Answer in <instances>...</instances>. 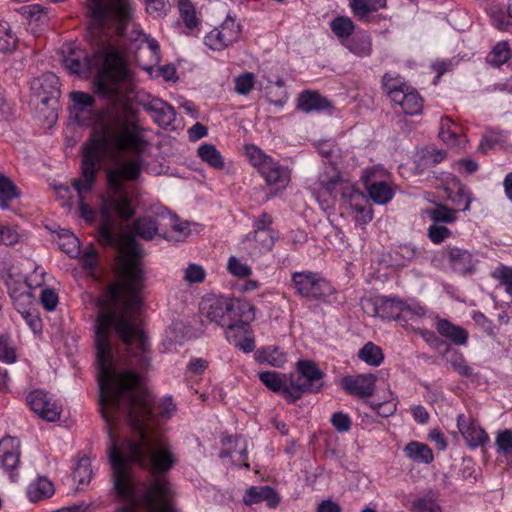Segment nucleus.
Here are the masks:
<instances>
[{
	"instance_id": "39",
	"label": "nucleus",
	"mask_w": 512,
	"mask_h": 512,
	"mask_svg": "<svg viewBox=\"0 0 512 512\" xmlns=\"http://www.w3.org/2000/svg\"><path fill=\"white\" fill-rule=\"evenodd\" d=\"M510 55L509 43L507 41H500L488 53L486 61L493 67H500L509 60Z\"/></svg>"
},
{
	"instance_id": "12",
	"label": "nucleus",
	"mask_w": 512,
	"mask_h": 512,
	"mask_svg": "<svg viewBox=\"0 0 512 512\" xmlns=\"http://www.w3.org/2000/svg\"><path fill=\"white\" fill-rule=\"evenodd\" d=\"M386 175L385 169L373 167L366 169L362 176L369 198L379 205L387 204L394 196L392 186L383 179Z\"/></svg>"
},
{
	"instance_id": "1",
	"label": "nucleus",
	"mask_w": 512,
	"mask_h": 512,
	"mask_svg": "<svg viewBox=\"0 0 512 512\" xmlns=\"http://www.w3.org/2000/svg\"><path fill=\"white\" fill-rule=\"evenodd\" d=\"M139 284V279L126 284L132 291L126 314H117L111 304H106L100 312L95 342L99 404L109 429L108 455L114 487L126 502V512H135L139 504L129 462L149 469L154 475L143 494L148 512H170V483L157 474L169 472L178 463L177 454L165 435L148 433L151 397L137 373L117 371L113 349V334H116L126 348L128 364L139 370L148 369L150 344L132 320L140 303L136 294ZM113 299L114 292H109L104 303L113 304Z\"/></svg>"
},
{
	"instance_id": "48",
	"label": "nucleus",
	"mask_w": 512,
	"mask_h": 512,
	"mask_svg": "<svg viewBox=\"0 0 512 512\" xmlns=\"http://www.w3.org/2000/svg\"><path fill=\"white\" fill-rule=\"evenodd\" d=\"M286 378V375H281L274 371H267L259 374L261 382L270 390L278 393H281Z\"/></svg>"
},
{
	"instance_id": "17",
	"label": "nucleus",
	"mask_w": 512,
	"mask_h": 512,
	"mask_svg": "<svg viewBox=\"0 0 512 512\" xmlns=\"http://www.w3.org/2000/svg\"><path fill=\"white\" fill-rule=\"evenodd\" d=\"M296 369L298 380L304 385L307 392L317 393L323 386V372L311 360H300L297 362Z\"/></svg>"
},
{
	"instance_id": "20",
	"label": "nucleus",
	"mask_w": 512,
	"mask_h": 512,
	"mask_svg": "<svg viewBox=\"0 0 512 512\" xmlns=\"http://www.w3.org/2000/svg\"><path fill=\"white\" fill-rule=\"evenodd\" d=\"M376 377L373 374L346 376L341 380L342 388L352 395L368 397L375 388Z\"/></svg>"
},
{
	"instance_id": "8",
	"label": "nucleus",
	"mask_w": 512,
	"mask_h": 512,
	"mask_svg": "<svg viewBox=\"0 0 512 512\" xmlns=\"http://www.w3.org/2000/svg\"><path fill=\"white\" fill-rule=\"evenodd\" d=\"M9 296L15 309L22 315L26 324L34 333L42 330V321L34 309V296L32 292L24 290V285L8 274L4 279Z\"/></svg>"
},
{
	"instance_id": "47",
	"label": "nucleus",
	"mask_w": 512,
	"mask_h": 512,
	"mask_svg": "<svg viewBox=\"0 0 512 512\" xmlns=\"http://www.w3.org/2000/svg\"><path fill=\"white\" fill-rule=\"evenodd\" d=\"M492 278L497 280L511 296L512 303V267L500 264L491 273Z\"/></svg>"
},
{
	"instance_id": "44",
	"label": "nucleus",
	"mask_w": 512,
	"mask_h": 512,
	"mask_svg": "<svg viewBox=\"0 0 512 512\" xmlns=\"http://www.w3.org/2000/svg\"><path fill=\"white\" fill-rule=\"evenodd\" d=\"M306 392V388L298 379L294 380L293 377H287L284 382L281 394L288 401L294 402L300 399L303 393Z\"/></svg>"
},
{
	"instance_id": "18",
	"label": "nucleus",
	"mask_w": 512,
	"mask_h": 512,
	"mask_svg": "<svg viewBox=\"0 0 512 512\" xmlns=\"http://www.w3.org/2000/svg\"><path fill=\"white\" fill-rule=\"evenodd\" d=\"M446 255L448 263L455 273L465 276L476 271L477 261L468 250L448 246Z\"/></svg>"
},
{
	"instance_id": "34",
	"label": "nucleus",
	"mask_w": 512,
	"mask_h": 512,
	"mask_svg": "<svg viewBox=\"0 0 512 512\" xmlns=\"http://www.w3.org/2000/svg\"><path fill=\"white\" fill-rule=\"evenodd\" d=\"M256 359L274 367H282L287 361V355L276 346H267L256 352Z\"/></svg>"
},
{
	"instance_id": "3",
	"label": "nucleus",
	"mask_w": 512,
	"mask_h": 512,
	"mask_svg": "<svg viewBox=\"0 0 512 512\" xmlns=\"http://www.w3.org/2000/svg\"><path fill=\"white\" fill-rule=\"evenodd\" d=\"M89 32L98 42V49L89 58L86 52L72 44L62 47L63 65L70 73L86 77L97 72L95 86L98 94L108 99H117L118 104L99 114L95 125L100 123L109 111H131L138 125L137 110L130 102L129 95L134 88V78L127 68L123 51L118 40L111 34L121 36L130 20V0H89L87 4ZM96 126H94L95 128Z\"/></svg>"
},
{
	"instance_id": "62",
	"label": "nucleus",
	"mask_w": 512,
	"mask_h": 512,
	"mask_svg": "<svg viewBox=\"0 0 512 512\" xmlns=\"http://www.w3.org/2000/svg\"><path fill=\"white\" fill-rule=\"evenodd\" d=\"M349 7L355 17L365 20L371 13L369 0H348Z\"/></svg>"
},
{
	"instance_id": "36",
	"label": "nucleus",
	"mask_w": 512,
	"mask_h": 512,
	"mask_svg": "<svg viewBox=\"0 0 512 512\" xmlns=\"http://www.w3.org/2000/svg\"><path fill=\"white\" fill-rule=\"evenodd\" d=\"M344 46L359 57L369 56L372 52L371 38L366 32L356 33Z\"/></svg>"
},
{
	"instance_id": "46",
	"label": "nucleus",
	"mask_w": 512,
	"mask_h": 512,
	"mask_svg": "<svg viewBox=\"0 0 512 512\" xmlns=\"http://www.w3.org/2000/svg\"><path fill=\"white\" fill-rule=\"evenodd\" d=\"M256 76L252 72H243L234 78V91L238 95H248L255 87Z\"/></svg>"
},
{
	"instance_id": "35",
	"label": "nucleus",
	"mask_w": 512,
	"mask_h": 512,
	"mask_svg": "<svg viewBox=\"0 0 512 512\" xmlns=\"http://www.w3.org/2000/svg\"><path fill=\"white\" fill-rule=\"evenodd\" d=\"M197 155L203 162L214 169L222 170L224 168L223 156L213 144H201L197 149Z\"/></svg>"
},
{
	"instance_id": "23",
	"label": "nucleus",
	"mask_w": 512,
	"mask_h": 512,
	"mask_svg": "<svg viewBox=\"0 0 512 512\" xmlns=\"http://www.w3.org/2000/svg\"><path fill=\"white\" fill-rule=\"evenodd\" d=\"M0 462L5 471L9 472L10 479L16 481V474L13 471L20 463V453L13 438L0 441Z\"/></svg>"
},
{
	"instance_id": "57",
	"label": "nucleus",
	"mask_w": 512,
	"mask_h": 512,
	"mask_svg": "<svg viewBox=\"0 0 512 512\" xmlns=\"http://www.w3.org/2000/svg\"><path fill=\"white\" fill-rule=\"evenodd\" d=\"M19 240L20 233L17 226L0 225V245H15Z\"/></svg>"
},
{
	"instance_id": "64",
	"label": "nucleus",
	"mask_w": 512,
	"mask_h": 512,
	"mask_svg": "<svg viewBox=\"0 0 512 512\" xmlns=\"http://www.w3.org/2000/svg\"><path fill=\"white\" fill-rule=\"evenodd\" d=\"M446 157V153L443 150H422L421 161L424 165H436L442 162Z\"/></svg>"
},
{
	"instance_id": "61",
	"label": "nucleus",
	"mask_w": 512,
	"mask_h": 512,
	"mask_svg": "<svg viewBox=\"0 0 512 512\" xmlns=\"http://www.w3.org/2000/svg\"><path fill=\"white\" fill-rule=\"evenodd\" d=\"M234 441L235 442V445L239 448V450H235V451H222L221 452V456L222 457H231L233 458L235 461L237 462H242L244 461L246 458H247V447H246V443L245 441L240 438V437H236L234 440H232L231 438L229 439V442H232Z\"/></svg>"
},
{
	"instance_id": "56",
	"label": "nucleus",
	"mask_w": 512,
	"mask_h": 512,
	"mask_svg": "<svg viewBox=\"0 0 512 512\" xmlns=\"http://www.w3.org/2000/svg\"><path fill=\"white\" fill-rule=\"evenodd\" d=\"M396 105H399L401 110L407 115L416 114V94L413 91L405 89L403 91V99L393 100Z\"/></svg>"
},
{
	"instance_id": "2",
	"label": "nucleus",
	"mask_w": 512,
	"mask_h": 512,
	"mask_svg": "<svg viewBox=\"0 0 512 512\" xmlns=\"http://www.w3.org/2000/svg\"><path fill=\"white\" fill-rule=\"evenodd\" d=\"M144 129L138 125L131 111H109L94 129L91 142L84 148L82 158V175L72 181V186L79 197V211L86 222L94 219V210L85 203L87 195L92 191L96 174L100 171L106 159H116L124 153L136 156L141 155L147 148ZM142 170V162L139 157L120 162L107 171L109 189L101 196L99 240L103 245H111L117 242V281L105 289L98 299V314L95 326L98 324L99 315L106 305L104 298L109 292H114L115 301L111 306L117 314H126V306L132 291H129L127 283L133 284L140 281L136 294L139 298V306L133 317V322L139 326L138 317L142 305L141 292L144 288V273L140 262V251L135 239L125 235L117 238L114 226L117 217L128 219L133 215L130 201L123 188V181L136 180ZM110 304L107 301V305ZM96 330V327H94Z\"/></svg>"
},
{
	"instance_id": "5",
	"label": "nucleus",
	"mask_w": 512,
	"mask_h": 512,
	"mask_svg": "<svg viewBox=\"0 0 512 512\" xmlns=\"http://www.w3.org/2000/svg\"><path fill=\"white\" fill-rule=\"evenodd\" d=\"M250 164L257 170L270 190L271 196L283 192L291 181L290 169L266 154L254 144L245 146Z\"/></svg>"
},
{
	"instance_id": "14",
	"label": "nucleus",
	"mask_w": 512,
	"mask_h": 512,
	"mask_svg": "<svg viewBox=\"0 0 512 512\" xmlns=\"http://www.w3.org/2000/svg\"><path fill=\"white\" fill-rule=\"evenodd\" d=\"M30 90L37 101L52 105L60 96L59 78L52 72L45 73L31 81Z\"/></svg>"
},
{
	"instance_id": "19",
	"label": "nucleus",
	"mask_w": 512,
	"mask_h": 512,
	"mask_svg": "<svg viewBox=\"0 0 512 512\" xmlns=\"http://www.w3.org/2000/svg\"><path fill=\"white\" fill-rule=\"evenodd\" d=\"M457 428L470 448L483 446L489 441L488 434L464 414L457 417Z\"/></svg>"
},
{
	"instance_id": "22",
	"label": "nucleus",
	"mask_w": 512,
	"mask_h": 512,
	"mask_svg": "<svg viewBox=\"0 0 512 512\" xmlns=\"http://www.w3.org/2000/svg\"><path fill=\"white\" fill-rule=\"evenodd\" d=\"M331 108V102L317 91L304 90L297 98V109L306 114L320 113Z\"/></svg>"
},
{
	"instance_id": "13",
	"label": "nucleus",
	"mask_w": 512,
	"mask_h": 512,
	"mask_svg": "<svg viewBox=\"0 0 512 512\" xmlns=\"http://www.w3.org/2000/svg\"><path fill=\"white\" fill-rule=\"evenodd\" d=\"M26 402L31 410L45 421L55 422L61 417V404L42 389L31 391L26 397Z\"/></svg>"
},
{
	"instance_id": "11",
	"label": "nucleus",
	"mask_w": 512,
	"mask_h": 512,
	"mask_svg": "<svg viewBox=\"0 0 512 512\" xmlns=\"http://www.w3.org/2000/svg\"><path fill=\"white\" fill-rule=\"evenodd\" d=\"M242 26L236 17L228 14L224 21L211 30L204 38L205 45L214 50L221 51L236 43L241 35Z\"/></svg>"
},
{
	"instance_id": "10",
	"label": "nucleus",
	"mask_w": 512,
	"mask_h": 512,
	"mask_svg": "<svg viewBox=\"0 0 512 512\" xmlns=\"http://www.w3.org/2000/svg\"><path fill=\"white\" fill-rule=\"evenodd\" d=\"M101 97L102 95L99 94ZM70 98L73 102V105L71 107V112L74 114V117L76 121L82 125H91L92 131L89 141L85 144L83 149L91 142L93 133H94V126L98 120L99 114L107 109L110 106L118 104L117 99H108L105 97L106 100L110 102L109 105H107L105 108L99 110L97 113L93 114V107H94V98L88 93L82 92V91H74L70 94ZM104 98V96H103Z\"/></svg>"
},
{
	"instance_id": "24",
	"label": "nucleus",
	"mask_w": 512,
	"mask_h": 512,
	"mask_svg": "<svg viewBox=\"0 0 512 512\" xmlns=\"http://www.w3.org/2000/svg\"><path fill=\"white\" fill-rule=\"evenodd\" d=\"M251 331L248 323L234 324L226 326L225 335L227 340L236 347H241L244 351H251L253 341L250 337Z\"/></svg>"
},
{
	"instance_id": "26",
	"label": "nucleus",
	"mask_w": 512,
	"mask_h": 512,
	"mask_svg": "<svg viewBox=\"0 0 512 512\" xmlns=\"http://www.w3.org/2000/svg\"><path fill=\"white\" fill-rule=\"evenodd\" d=\"M266 501L268 506L274 508L279 503L275 491L269 486H252L246 490L243 502L246 505H254Z\"/></svg>"
},
{
	"instance_id": "59",
	"label": "nucleus",
	"mask_w": 512,
	"mask_h": 512,
	"mask_svg": "<svg viewBox=\"0 0 512 512\" xmlns=\"http://www.w3.org/2000/svg\"><path fill=\"white\" fill-rule=\"evenodd\" d=\"M498 453L507 455L512 452V431L504 430L498 433L495 441Z\"/></svg>"
},
{
	"instance_id": "50",
	"label": "nucleus",
	"mask_w": 512,
	"mask_h": 512,
	"mask_svg": "<svg viewBox=\"0 0 512 512\" xmlns=\"http://www.w3.org/2000/svg\"><path fill=\"white\" fill-rule=\"evenodd\" d=\"M206 271L198 264L191 263L183 271V279L188 284H198L205 280Z\"/></svg>"
},
{
	"instance_id": "15",
	"label": "nucleus",
	"mask_w": 512,
	"mask_h": 512,
	"mask_svg": "<svg viewBox=\"0 0 512 512\" xmlns=\"http://www.w3.org/2000/svg\"><path fill=\"white\" fill-rule=\"evenodd\" d=\"M144 109L151 114L160 127L175 129L176 112L174 108L162 99L153 97L143 104Z\"/></svg>"
},
{
	"instance_id": "52",
	"label": "nucleus",
	"mask_w": 512,
	"mask_h": 512,
	"mask_svg": "<svg viewBox=\"0 0 512 512\" xmlns=\"http://www.w3.org/2000/svg\"><path fill=\"white\" fill-rule=\"evenodd\" d=\"M44 276V269L42 267L36 266L33 272L26 277L24 282H22L20 279L19 281L24 285V290L31 292L32 289L41 287L44 284ZM13 277L16 279L15 276Z\"/></svg>"
},
{
	"instance_id": "7",
	"label": "nucleus",
	"mask_w": 512,
	"mask_h": 512,
	"mask_svg": "<svg viewBox=\"0 0 512 512\" xmlns=\"http://www.w3.org/2000/svg\"><path fill=\"white\" fill-rule=\"evenodd\" d=\"M273 218L269 213H262L253 221V231L242 240V248L251 258L259 257L272 250L278 237L272 228Z\"/></svg>"
},
{
	"instance_id": "58",
	"label": "nucleus",
	"mask_w": 512,
	"mask_h": 512,
	"mask_svg": "<svg viewBox=\"0 0 512 512\" xmlns=\"http://www.w3.org/2000/svg\"><path fill=\"white\" fill-rule=\"evenodd\" d=\"M448 363L462 376H470L472 374V369L461 353L453 352L448 358Z\"/></svg>"
},
{
	"instance_id": "60",
	"label": "nucleus",
	"mask_w": 512,
	"mask_h": 512,
	"mask_svg": "<svg viewBox=\"0 0 512 512\" xmlns=\"http://www.w3.org/2000/svg\"><path fill=\"white\" fill-rule=\"evenodd\" d=\"M146 10L153 17H162L168 12L170 5L168 0H145Z\"/></svg>"
},
{
	"instance_id": "53",
	"label": "nucleus",
	"mask_w": 512,
	"mask_h": 512,
	"mask_svg": "<svg viewBox=\"0 0 512 512\" xmlns=\"http://www.w3.org/2000/svg\"><path fill=\"white\" fill-rule=\"evenodd\" d=\"M17 38L5 25L0 24V52L9 53L14 51Z\"/></svg>"
},
{
	"instance_id": "25",
	"label": "nucleus",
	"mask_w": 512,
	"mask_h": 512,
	"mask_svg": "<svg viewBox=\"0 0 512 512\" xmlns=\"http://www.w3.org/2000/svg\"><path fill=\"white\" fill-rule=\"evenodd\" d=\"M164 223L162 237L169 241H182L190 233L187 222L179 221L174 215H161Z\"/></svg>"
},
{
	"instance_id": "40",
	"label": "nucleus",
	"mask_w": 512,
	"mask_h": 512,
	"mask_svg": "<svg viewBox=\"0 0 512 512\" xmlns=\"http://www.w3.org/2000/svg\"><path fill=\"white\" fill-rule=\"evenodd\" d=\"M358 357L371 366H379L384 359L382 349L372 342L366 343L359 350Z\"/></svg>"
},
{
	"instance_id": "41",
	"label": "nucleus",
	"mask_w": 512,
	"mask_h": 512,
	"mask_svg": "<svg viewBox=\"0 0 512 512\" xmlns=\"http://www.w3.org/2000/svg\"><path fill=\"white\" fill-rule=\"evenodd\" d=\"M92 474L90 459L86 456L78 458L73 469L74 481L79 484H88L92 478Z\"/></svg>"
},
{
	"instance_id": "31",
	"label": "nucleus",
	"mask_w": 512,
	"mask_h": 512,
	"mask_svg": "<svg viewBox=\"0 0 512 512\" xmlns=\"http://www.w3.org/2000/svg\"><path fill=\"white\" fill-rule=\"evenodd\" d=\"M54 493L52 482L46 477H39L27 487V497L31 502L49 498Z\"/></svg>"
},
{
	"instance_id": "21",
	"label": "nucleus",
	"mask_w": 512,
	"mask_h": 512,
	"mask_svg": "<svg viewBox=\"0 0 512 512\" xmlns=\"http://www.w3.org/2000/svg\"><path fill=\"white\" fill-rule=\"evenodd\" d=\"M435 329L439 335L451 344L456 346H466L468 344L469 332L467 329L451 322L448 319H437Z\"/></svg>"
},
{
	"instance_id": "4",
	"label": "nucleus",
	"mask_w": 512,
	"mask_h": 512,
	"mask_svg": "<svg viewBox=\"0 0 512 512\" xmlns=\"http://www.w3.org/2000/svg\"><path fill=\"white\" fill-rule=\"evenodd\" d=\"M318 182L324 193L333 198L340 195L348 202L350 209L355 214L354 220L357 225L365 226L372 221L373 209L368 198L353 183L343 179L339 172L333 170L331 175L324 172L320 174Z\"/></svg>"
},
{
	"instance_id": "28",
	"label": "nucleus",
	"mask_w": 512,
	"mask_h": 512,
	"mask_svg": "<svg viewBox=\"0 0 512 512\" xmlns=\"http://www.w3.org/2000/svg\"><path fill=\"white\" fill-rule=\"evenodd\" d=\"M133 229L139 237L151 240L155 235L162 236L164 223L161 220V215L156 218L142 217L134 222Z\"/></svg>"
},
{
	"instance_id": "32",
	"label": "nucleus",
	"mask_w": 512,
	"mask_h": 512,
	"mask_svg": "<svg viewBox=\"0 0 512 512\" xmlns=\"http://www.w3.org/2000/svg\"><path fill=\"white\" fill-rule=\"evenodd\" d=\"M382 86L392 101L403 99V91L408 89L400 75L392 72L384 74Z\"/></svg>"
},
{
	"instance_id": "38",
	"label": "nucleus",
	"mask_w": 512,
	"mask_h": 512,
	"mask_svg": "<svg viewBox=\"0 0 512 512\" xmlns=\"http://www.w3.org/2000/svg\"><path fill=\"white\" fill-rule=\"evenodd\" d=\"M17 197H19V192L16 185L0 173V209H8L10 202Z\"/></svg>"
},
{
	"instance_id": "6",
	"label": "nucleus",
	"mask_w": 512,
	"mask_h": 512,
	"mask_svg": "<svg viewBox=\"0 0 512 512\" xmlns=\"http://www.w3.org/2000/svg\"><path fill=\"white\" fill-rule=\"evenodd\" d=\"M361 305L368 316L395 320L407 331H414L416 312L410 304L397 297L377 295L363 299Z\"/></svg>"
},
{
	"instance_id": "42",
	"label": "nucleus",
	"mask_w": 512,
	"mask_h": 512,
	"mask_svg": "<svg viewBox=\"0 0 512 512\" xmlns=\"http://www.w3.org/2000/svg\"><path fill=\"white\" fill-rule=\"evenodd\" d=\"M458 210L449 208L446 205H437L434 209L430 210L429 216L433 223L439 224L446 223L451 224L457 220Z\"/></svg>"
},
{
	"instance_id": "30",
	"label": "nucleus",
	"mask_w": 512,
	"mask_h": 512,
	"mask_svg": "<svg viewBox=\"0 0 512 512\" xmlns=\"http://www.w3.org/2000/svg\"><path fill=\"white\" fill-rule=\"evenodd\" d=\"M227 309L228 298L225 297L211 299L208 301L207 306L202 308L207 318L221 327L228 323V318L225 316Z\"/></svg>"
},
{
	"instance_id": "63",
	"label": "nucleus",
	"mask_w": 512,
	"mask_h": 512,
	"mask_svg": "<svg viewBox=\"0 0 512 512\" xmlns=\"http://www.w3.org/2000/svg\"><path fill=\"white\" fill-rule=\"evenodd\" d=\"M40 302L47 311H53L58 305V295L53 289H43L40 295Z\"/></svg>"
},
{
	"instance_id": "29",
	"label": "nucleus",
	"mask_w": 512,
	"mask_h": 512,
	"mask_svg": "<svg viewBox=\"0 0 512 512\" xmlns=\"http://www.w3.org/2000/svg\"><path fill=\"white\" fill-rule=\"evenodd\" d=\"M180 18L186 28L188 35L197 36L200 32L201 19L198 16L193 3L189 0L186 2H180L177 5Z\"/></svg>"
},
{
	"instance_id": "37",
	"label": "nucleus",
	"mask_w": 512,
	"mask_h": 512,
	"mask_svg": "<svg viewBox=\"0 0 512 512\" xmlns=\"http://www.w3.org/2000/svg\"><path fill=\"white\" fill-rule=\"evenodd\" d=\"M507 138V131L495 128L488 129L483 134L478 149L483 153H487L491 149H494L498 146H503V144L507 141Z\"/></svg>"
},
{
	"instance_id": "55",
	"label": "nucleus",
	"mask_w": 512,
	"mask_h": 512,
	"mask_svg": "<svg viewBox=\"0 0 512 512\" xmlns=\"http://www.w3.org/2000/svg\"><path fill=\"white\" fill-rule=\"evenodd\" d=\"M455 125L450 117H442L439 127V137L446 143L451 144L456 141L457 132L452 129Z\"/></svg>"
},
{
	"instance_id": "54",
	"label": "nucleus",
	"mask_w": 512,
	"mask_h": 512,
	"mask_svg": "<svg viewBox=\"0 0 512 512\" xmlns=\"http://www.w3.org/2000/svg\"><path fill=\"white\" fill-rule=\"evenodd\" d=\"M428 238L434 244H440L452 236V231L446 226L431 224L428 228Z\"/></svg>"
},
{
	"instance_id": "51",
	"label": "nucleus",
	"mask_w": 512,
	"mask_h": 512,
	"mask_svg": "<svg viewBox=\"0 0 512 512\" xmlns=\"http://www.w3.org/2000/svg\"><path fill=\"white\" fill-rule=\"evenodd\" d=\"M60 247L71 257H77L80 254V241L71 233L60 236Z\"/></svg>"
},
{
	"instance_id": "43",
	"label": "nucleus",
	"mask_w": 512,
	"mask_h": 512,
	"mask_svg": "<svg viewBox=\"0 0 512 512\" xmlns=\"http://www.w3.org/2000/svg\"><path fill=\"white\" fill-rule=\"evenodd\" d=\"M17 361L14 342L7 333L0 335V362L13 364Z\"/></svg>"
},
{
	"instance_id": "45",
	"label": "nucleus",
	"mask_w": 512,
	"mask_h": 512,
	"mask_svg": "<svg viewBox=\"0 0 512 512\" xmlns=\"http://www.w3.org/2000/svg\"><path fill=\"white\" fill-rule=\"evenodd\" d=\"M226 269L233 277L240 279L249 278L253 273L252 268L248 264L234 255L228 258Z\"/></svg>"
},
{
	"instance_id": "33",
	"label": "nucleus",
	"mask_w": 512,
	"mask_h": 512,
	"mask_svg": "<svg viewBox=\"0 0 512 512\" xmlns=\"http://www.w3.org/2000/svg\"><path fill=\"white\" fill-rule=\"evenodd\" d=\"M330 29L342 45H345L355 30V24L347 16H337L330 22Z\"/></svg>"
},
{
	"instance_id": "9",
	"label": "nucleus",
	"mask_w": 512,
	"mask_h": 512,
	"mask_svg": "<svg viewBox=\"0 0 512 512\" xmlns=\"http://www.w3.org/2000/svg\"><path fill=\"white\" fill-rule=\"evenodd\" d=\"M292 282L297 293L303 297L326 301L334 294L333 286L317 273L295 272Z\"/></svg>"
},
{
	"instance_id": "16",
	"label": "nucleus",
	"mask_w": 512,
	"mask_h": 512,
	"mask_svg": "<svg viewBox=\"0 0 512 512\" xmlns=\"http://www.w3.org/2000/svg\"><path fill=\"white\" fill-rule=\"evenodd\" d=\"M135 41L139 43L136 59L144 69L149 70L160 62V46L156 39L139 32Z\"/></svg>"
},
{
	"instance_id": "49",
	"label": "nucleus",
	"mask_w": 512,
	"mask_h": 512,
	"mask_svg": "<svg viewBox=\"0 0 512 512\" xmlns=\"http://www.w3.org/2000/svg\"><path fill=\"white\" fill-rule=\"evenodd\" d=\"M451 202L458 207L459 211H469L473 201L472 193L464 186L458 187L456 192L450 195Z\"/></svg>"
},
{
	"instance_id": "27",
	"label": "nucleus",
	"mask_w": 512,
	"mask_h": 512,
	"mask_svg": "<svg viewBox=\"0 0 512 512\" xmlns=\"http://www.w3.org/2000/svg\"><path fill=\"white\" fill-rule=\"evenodd\" d=\"M228 318L226 326L248 323L253 318V307L247 303L228 298V309L225 314Z\"/></svg>"
}]
</instances>
